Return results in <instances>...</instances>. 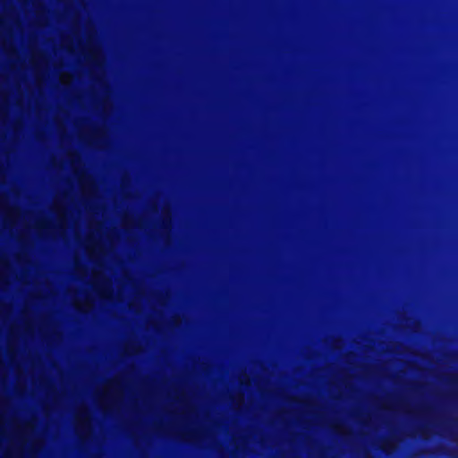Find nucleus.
I'll return each mask as SVG.
<instances>
[{
  "mask_svg": "<svg viewBox=\"0 0 458 458\" xmlns=\"http://www.w3.org/2000/svg\"><path fill=\"white\" fill-rule=\"evenodd\" d=\"M35 227L40 230L47 231L49 225L46 221L38 220L35 224Z\"/></svg>",
  "mask_w": 458,
  "mask_h": 458,
  "instance_id": "nucleus-1",
  "label": "nucleus"
},
{
  "mask_svg": "<svg viewBox=\"0 0 458 458\" xmlns=\"http://www.w3.org/2000/svg\"><path fill=\"white\" fill-rule=\"evenodd\" d=\"M98 50L96 47H91L89 52L88 55L90 58L91 61L96 62L98 57Z\"/></svg>",
  "mask_w": 458,
  "mask_h": 458,
  "instance_id": "nucleus-2",
  "label": "nucleus"
},
{
  "mask_svg": "<svg viewBox=\"0 0 458 458\" xmlns=\"http://www.w3.org/2000/svg\"><path fill=\"white\" fill-rule=\"evenodd\" d=\"M169 225H170V220L163 218L160 223V227L163 229H166L169 227Z\"/></svg>",
  "mask_w": 458,
  "mask_h": 458,
  "instance_id": "nucleus-3",
  "label": "nucleus"
},
{
  "mask_svg": "<svg viewBox=\"0 0 458 458\" xmlns=\"http://www.w3.org/2000/svg\"><path fill=\"white\" fill-rule=\"evenodd\" d=\"M79 175H80V178L81 179V182H86L89 185V187L91 186L89 176H83L81 174H79Z\"/></svg>",
  "mask_w": 458,
  "mask_h": 458,
  "instance_id": "nucleus-4",
  "label": "nucleus"
},
{
  "mask_svg": "<svg viewBox=\"0 0 458 458\" xmlns=\"http://www.w3.org/2000/svg\"><path fill=\"white\" fill-rule=\"evenodd\" d=\"M125 222H126L127 224L131 225L138 226V225H136V224L132 223V222H131L130 219H128V218H125Z\"/></svg>",
  "mask_w": 458,
  "mask_h": 458,
  "instance_id": "nucleus-5",
  "label": "nucleus"
},
{
  "mask_svg": "<svg viewBox=\"0 0 458 458\" xmlns=\"http://www.w3.org/2000/svg\"><path fill=\"white\" fill-rule=\"evenodd\" d=\"M13 258H16V259H19V258H26L25 256L22 257V256H13Z\"/></svg>",
  "mask_w": 458,
  "mask_h": 458,
  "instance_id": "nucleus-6",
  "label": "nucleus"
},
{
  "mask_svg": "<svg viewBox=\"0 0 458 458\" xmlns=\"http://www.w3.org/2000/svg\"><path fill=\"white\" fill-rule=\"evenodd\" d=\"M57 227H58V228H61V227H62V224H61V222H60V223H58Z\"/></svg>",
  "mask_w": 458,
  "mask_h": 458,
  "instance_id": "nucleus-7",
  "label": "nucleus"
},
{
  "mask_svg": "<svg viewBox=\"0 0 458 458\" xmlns=\"http://www.w3.org/2000/svg\"><path fill=\"white\" fill-rule=\"evenodd\" d=\"M72 258L77 259V258H79V257H78V256H73Z\"/></svg>",
  "mask_w": 458,
  "mask_h": 458,
  "instance_id": "nucleus-8",
  "label": "nucleus"
},
{
  "mask_svg": "<svg viewBox=\"0 0 458 458\" xmlns=\"http://www.w3.org/2000/svg\"><path fill=\"white\" fill-rule=\"evenodd\" d=\"M127 258H128V259H131V256H128Z\"/></svg>",
  "mask_w": 458,
  "mask_h": 458,
  "instance_id": "nucleus-9",
  "label": "nucleus"
},
{
  "mask_svg": "<svg viewBox=\"0 0 458 458\" xmlns=\"http://www.w3.org/2000/svg\"><path fill=\"white\" fill-rule=\"evenodd\" d=\"M249 258H250V259H252L253 257H252V256H250Z\"/></svg>",
  "mask_w": 458,
  "mask_h": 458,
  "instance_id": "nucleus-10",
  "label": "nucleus"
},
{
  "mask_svg": "<svg viewBox=\"0 0 458 458\" xmlns=\"http://www.w3.org/2000/svg\"><path fill=\"white\" fill-rule=\"evenodd\" d=\"M317 258H318V259H320L321 257H320V256H318Z\"/></svg>",
  "mask_w": 458,
  "mask_h": 458,
  "instance_id": "nucleus-11",
  "label": "nucleus"
},
{
  "mask_svg": "<svg viewBox=\"0 0 458 458\" xmlns=\"http://www.w3.org/2000/svg\"><path fill=\"white\" fill-rule=\"evenodd\" d=\"M348 258H349V259H352V256H349Z\"/></svg>",
  "mask_w": 458,
  "mask_h": 458,
  "instance_id": "nucleus-12",
  "label": "nucleus"
}]
</instances>
